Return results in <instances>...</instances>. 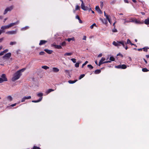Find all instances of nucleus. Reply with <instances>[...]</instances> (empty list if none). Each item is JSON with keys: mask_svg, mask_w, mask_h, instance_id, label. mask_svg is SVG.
<instances>
[{"mask_svg": "<svg viewBox=\"0 0 149 149\" xmlns=\"http://www.w3.org/2000/svg\"><path fill=\"white\" fill-rule=\"evenodd\" d=\"M21 75V74H20L19 73V71H17L14 74L13 76L12 79V81H15L19 79Z\"/></svg>", "mask_w": 149, "mask_h": 149, "instance_id": "nucleus-1", "label": "nucleus"}, {"mask_svg": "<svg viewBox=\"0 0 149 149\" xmlns=\"http://www.w3.org/2000/svg\"><path fill=\"white\" fill-rule=\"evenodd\" d=\"M7 79L6 78V75L5 74H3L0 78V83H1L4 81H7Z\"/></svg>", "mask_w": 149, "mask_h": 149, "instance_id": "nucleus-2", "label": "nucleus"}, {"mask_svg": "<svg viewBox=\"0 0 149 149\" xmlns=\"http://www.w3.org/2000/svg\"><path fill=\"white\" fill-rule=\"evenodd\" d=\"M37 95L39 97H40V98L39 99L37 100H33L32 102H33L36 103L40 102L42 98V96L43 95V93H38L37 94Z\"/></svg>", "mask_w": 149, "mask_h": 149, "instance_id": "nucleus-3", "label": "nucleus"}, {"mask_svg": "<svg viewBox=\"0 0 149 149\" xmlns=\"http://www.w3.org/2000/svg\"><path fill=\"white\" fill-rule=\"evenodd\" d=\"M13 6H11L9 7H7L4 10L3 13V14H6L8 12L10 11L13 10Z\"/></svg>", "mask_w": 149, "mask_h": 149, "instance_id": "nucleus-4", "label": "nucleus"}, {"mask_svg": "<svg viewBox=\"0 0 149 149\" xmlns=\"http://www.w3.org/2000/svg\"><path fill=\"white\" fill-rule=\"evenodd\" d=\"M81 8L84 10H88L90 11L91 10V8H88L87 6H85L84 4L83 5L81 6Z\"/></svg>", "mask_w": 149, "mask_h": 149, "instance_id": "nucleus-5", "label": "nucleus"}, {"mask_svg": "<svg viewBox=\"0 0 149 149\" xmlns=\"http://www.w3.org/2000/svg\"><path fill=\"white\" fill-rule=\"evenodd\" d=\"M127 66L125 64L122 65H119L118 66H115V68H121L123 69H125L127 68Z\"/></svg>", "mask_w": 149, "mask_h": 149, "instance_id": "nucleus-6", "label": "nucleus"}, {"mask_svg": "<svg viewBox=\"0 0 149 149\" xmlns=\"http://www.w3.org/2000/svg\"><path fill=\"white\" fill-rule=\"evenodd\" d=\"M17 30H16L15 31H8L6 32V33L8 35L15 34L17 33Z\"/></svg>", "mask_w": 149, "mask_h": 149, "instance_id": "nucleus-7", "label": "nucleus"}, {"mask_svg": "<svg viewBox=\"0 0 149 149\" xmlns=\"http://www.w3.org/2000/svg\"><path fill=\"white\" fill-rule=\"evenodd\" d=\"M52 47H54L55 48L57 49H61L62 48V47L60 45H56L54 43H53L52 45Z\"/></svg>", "mask_w": 149, "mask_h": 149, "instance_id": "nucleus-8", "label": "nucleus"}, {"mask_svg": "<svg viewBox=\"0 0 149 149\" xmlns=\"http://www.w3.org/2000/svg\"><path fill=\"white\" fill-rule=\"evenodd\" d=\"M19 21H17L16 22H15L11 23L10 24H8V26H9V27L10 28V27H12L15 25L18 24H19Z\"/></svg>", "mask_w": 149, "mask_h": 149, "instance_id": "nucleus-9", "label": "nucleus"}, {"mask_svg": "<svg viewBox=\"0 0 149 149\" xmlns=\"http://www.w3.org/2000/svg\"><path fill=\"white\" fill-rule=\"evenodd\" d=\"M106 59L105 58L102 57L101 60L99 62L98 64L99 66H100L101 65L103 64V62L105 61Z\"/></svg>", "mask_w": 149, "mask_h": 149, "instance_id": "nucleus-10", "label": "nucleus"}, {"mask_svg": "<svg viewBox=\"0 0 149 149\" xmlns=\"http://www.w3.org/2000/svg\"><path fill=\"white\" fill-rule=\"evenodd\" d=\"M131 22H133L137 24L141 23V22L139 20H137L135 18H131Z\"/></svg>", "mask_w": 149, "mask_h": 149, "instance_id": "nucleus-11", "label": "nucleus"}, {"mask_svg": "<svg viewBox=\"0 0 149 149\" xmlns=\"http://www.w3.org/2000/svg\"><path fill=\"white\" fill-rule=\"evenodd\" d=\"M95 9L96 10L97 12L100 14H102V12L100 10L99 6H97L95 7Z\"/></svg>", "mask_w": 149, "mask_h": 149, "instance_id": "nucleus-12", "label": "nucleus"}, {"mask_svg": "<svg viewBox=\"0 0 149 149\" xmlns=\"http://www.w3.org/2000/svg\"><path fill=\"white\" fill-rule=\"evenodd\" d=\"M123 20L124 21L123 24L125 25V24L126 23L131 22L132 21L131 18H129L128 20H127L126 19H123Z\"/></svg>", "mask_w": 149, "mask_h": 149, "instance_id": "nucleus-13", "label": "nucleus"}, {"mask_svg": "<svg viewBox=\"0 0 149 149\" xmlns=\"http://www.w3.org/2000/svg\"><path fill=\"white\" fill-rule=\"evenodd\" d=\"M100 20L104 24H107L108 22L107 19H102L101 18H100Z\"/></svg>", "mask_w": 149, "mask_h": 149, "instance_id": "nucleus-14", "label": "nucleus"}, {"mask_svg": "<svg viewBox=\"0 0 149 149\" xmlns=\"http://www.w3.org/2000/svg\"><path fill=\"white\" fill-rule=\"evenodd\" d=\"M47 42V41L45 40H40L39 44L40 45H42L45 44Z\"/></svg>", "mask_w": 149, "mask_h": 149, "instance_id": "nucleus-15", "label": "nucleus"}, {"mask_svg": "<svg viewBox=\"0 0 149 149\" xmlns=\"http://www.w3.org/2000/svg\"><path fill=\"white\" fill-rule=\"evenodd\" d=\"M11 56V53H8L6 54L3 57V58H9Z\"/></svg>", "mask_w": 149, "mask_h": 149, "instance_id": "nucleus-16", "label": "nucleus"}, {"mask_svg": "<svg viewBox=\"0 0 149 149\" xmlns=\"http://www.w3.org/2000/svg\"><path fill=\"white\" fill-rule=\"evenodd\" d=\"M120 44L119 43V41L118 42H116L115 41H113V44L114 46L117 47L120 46Z\"/></svg>", "mask_w": 149, "mask_h": 149, "instance_id": "nucleus-17", "label": "nucleus"}, {"mask_svg": "<svg viewBox=\"0 0 149 149\" xmlns=\"http://www.w3.org/2000/svg\"><path fill=\"white\" fill-rule=\"evenodd\" d=\"M52 70L54 72H57L59 71V70L57 68H53Z\"/></svg>", "mask_w": 149, "mask_h": 149, "instance_id": "nucleus-18", "label": "nucleus"}, {"mask_svg": "<svg viewBox=\"0 0 149 149\" xmlns=\"http://www.w3.org/2000/svg\"><path fill=\"white\" fill-rule=\"evenodd\" d=\"M9 28L8 25L2 26L1 27V29L2 30H5V29H8Z\"/></svg>", "mask_w": 149, "mask_h": 149, "instance_id": "nucleus-19", "label": "nucleus"}, {"mask_svg": "<svg viewBox=\"0 0 149 149\" xmlns=\"http://www.w3.org/2000/svg\"><path fill=\"white\" fill-rule=\"evenodd\" d=\"M44 51L46 52L48 54H51L53 52V51L52 50H49L47 49H45L44 50Z\"/></svg>", "mask_w": 149, "mask_h": 149, "instance_id": "nucleus-20", "label": "nucleus"}, {"mask_svg": "<svg viewBox=\"0 0 149 149\" xmlns=\"http://www.w3.org/2000/svg\"><path fill=\"white\" fill-rule=\"evenodd\" d=\"M119 43L120 44H121L124 47H125V42L124 41H119Z\"/></svg>", "mask_w": 149, "mask_h": 149, "instance_id": "nucleus-21", "label": "nucleus"}, {"mask_svg": "<svg viewBox=\"0 0 149 149\" xmlns=\"http://www.w3.org/2000/svg\"><path fill=\"white\" fill-rule=\"evenodd\" d=\"M29 28V27L28 26H26L24 27H23L21 29V30L22 31H24L27 29H28Z\"/></svg>", "mask_w": 149, "mask_h": 149, "instance_id": "nucleus-22", "label": "nucleus"}, {"mask_svg": "<svg viewBox=\"0 0 149 149\" xmlns=\"http://www.w3.org/2000/svg\"><path fill=\"white\" fill-rule=\"evenodd\" d=\"M101 70H95L94 72V73L95 74H98L100 73L101 72Z\"/></svg>", "mask_w": 149, "mask_h": 149, "instance_id": "nucleus-23", "label": "nucleus"}, {"mask_svg": "<svg viewBox=\"0 0 149 149\" xmlns=\"http://www.w3.org/2000/svg\"><path fill=\"white\" fill-rule=\"evenodd\" d=\"M72 53L71 52H70V53H66L65 54H64V56H70L72 54Z\"/></svg>", "mask_w": 149, "mask_h": 149, "instance_id": "nucleus-24", "label": "nucleus"}, {"mask_svg": "<svg viewBox=\"0 0 149 149\" xmlns=\"http://www.w3.org/2000/svg\"><path fill=\"white\" fill-rule=\"evenodd\" d=\"M54 91V90H53V89H49L47 91L46 93L47 94H48L49 93H50V92L53 91Z\"/></svg>", "mask_w": 149, "mask_h": 149, "instance_id": "nucleus-25", "label": "nucleus"}, {"mask_svg": "<svg viewBox=\"0 0 149 149\" xmlns=\"http://www.w3.org/2000/svg\"><path fill=\"white\" fill-rule=\"evenodd\" d=\"M17 44V42L16 41L12 42L11 41L10 43V45H15Z\"/></svg>", "mask_w": 149, "mask_h": 149, "instance_id": "nucleus-26", "label": "nucleus"}, {"mask_svg": "<svg viewBox=\"0 0 149 149\" xmlns=\"http://www.w3.org/2000/svg\"><path fill=\"white\" fill-rule=\"evenodd\" d=\"M66 40H67L68 42H70L71 40H74V38H68L67 39H66Z\"/></svg>", "mask_w": 149, "mask_h": 149, "instance_id": "nucleus-27", "label": "nucleus"}, {"mask_svg": "<svg viewBox=\"0 0 149 149\" xmlns=\"http://www.w3.org/2000/svg\"><path fill=\"white\" fill-rule=\"evenodd\" d=\"M144 23L146 24H149V19H145L144 21Z\"/></svg>", "mask_w": 149, "mask_h": 149, "instance_id": "nucleus-28", "label": "nucleus"}, {"mask_svg": "<svg viewBox=\"0 0 149 149\" xmlns=\"http://www.w3.org/2000/svg\"><path fill=\"white\" fill-rule=\"evenodd\" d=\"M77 81V80H75L74 81L69 80L68 81V82L70 84H73V83H75Z\"/></svg>", "mask_w": 149, "mask_h": 149, "instance_id": "nucleus-29", "label": "nucleus"}, {"mask_svg": "<svg viewBox=\"0 0 149 149\" xmlns=\"http://www.w3.org/2000/svg\"><path fill=\"white\" fill-rule=\"evenodd\" d=\"M7 99L8 100H9L10 101H11L13 100L12 97L10 96H8L7 97Z\"/></svg>", "mask_w": 149, "mask_h": 149, "instance_id": "nucleus-30", "label": "nucleus"}, {"mask_svg": "<svg viewBox=\"0 0 149 149\" xmlns=\"http://www.w3.org/2000/svg\"><path fill=\"white\" fill-rule=\"evenodd\" d=\"M25 70V68H23L22 69H21L18 71H19V73L20 74H21V72H24Z\"/></svg>", "mask_w": 149, "mask_h": 149, "instance_id": "nucleus-31", "label": "nucleus"}, {"mask_svg": "<svg viewBox=\"0 0 149 149\" xmlns=\"http://www.w3.org/2000/svg\"><path fill=\"white\" fill-rule=\"evenodd\" d=\"M42 68L45 70H47L49 68L46 65L42 66Z\"/></svg>", "mask_w": 149, "mask_h": 149, "instance_id": "nucleus-32", "label": "nucleus"}, {"mask_svg": "<svg viewBox=\"0 0 149 149\" xmlns=\"http://www.w3.org/2000/svg\"><path fill=\"white\" fill-rule=\"evenodd\" d=\"M65 72L68 75H70V71L69 70H65Z\"/></svg>", "mask_w": 149, "mask_h": 149, "instance_id": "nucleus-33", "label": "nucleus"}, {"mask_svg": "<svg viewBox=\"0 0 149 149\" xmlns=\"http://www.w3.org/2000/svg\"><path fill=\"white\" fill-rule=\"evenodd\" d=\"M142 70L143 72H147L149 70L146 68H143L142 69Z\"/></svg>", "mask_w": 149, "mask_h": 149, "instance_id": "nucleus-34", "label": "nucleus"}, {"mask_svg": "<svg viewBox=\"0 0 149 149\" xmlns=\"http://www.w3.org/2000/svg\"><path fill=\"white\" fill-rule=\"evenodd\" d=\"M148 48L147 47H145L142 48V49H143V51L145 52H147L148 51Z\"/></svg>", "mask_w": 149, "mask_h": 149, "instance_id": "nucleus-35", "label": "nucleus"}, {"mask_svg": "<svg viewBox=\"0 0 149 149\" xmlns=\"http://www.w3.org/2000/svg\"><path fill=\"white\" fill-rule=\"evenodd\" d=\"M96 26V24L95 23H94L92 25H91V26H90V27L91 29H93L94 26Z\"/></svg>", "mask_w": 149, "mask_h": 149, "instance_id": "nucleus-36", "label": "nucleus"}, {"mask_svg": "<svg viewBox=\"0 0 149 149\" xmlns=\"http://www.w3.org/2000/svg\"><path fill=\"white\" fill-rule=\"evenodd\" d=\"M112 31L113 32H117V30L115 28V27H114L113 29H112Z\"/></svg>", "mask_w": 149, "mask_h": 149, "instance_id": "nucleus-37", "label": "nucleus"}, {"mask_svg": "<svg viewBox=\"0 0 149 149\" xmlns=\"http://www.w3.org/2000/svg\"><path fill=\"white\" fill-rule=\"evenodd\" d=\"M60 45L62 46H64L66 45V42H65L64 41L60 44Z\"/></svg>", "mask_w": 149, "mask_h": 149, "instance_id": "nucleus-38", "label": "nucleus"}, {"mask_svg": "<svg viewBox=\"0 0 149 149\" xmlns=\"http://www.w3.org/2000/svg\"><path fill=\"white\" fill-rule=\"evenodd\" d=\"M110 60L111 61H114L115 60V58L111 56L110 57Z\"/></svg>", "mask_w": 149, "mask_h": 149, "instance_id": "nucleus-39", "label": "nucleus"}, {"mask_svg": "<svg viewBox=\"0 0 149 149\" xmlns=\"http://www.w3.org/2000/svg\"><path fill=\"white\" fill-rule=\"evenodd\" d=\"M8 51V49H6L3 52H2V54H4L6 53V52H7Z\"/></svg>", "mask_w": 149, "mask_h": 149, "instance_id": "nucleus-40", "label": "nucleus"}, {"mask_svg": "<svg viewBox=\"0 0 149 149\" xmlns=\"http://www.w3.org/2000/svg\"><path fill=\"white\" fill-rule=\"evenodd\" d=\"M131 42L130 41V40L129 39H128L127 40V42L125 43V44L126 45V44H130L131 43Z\"/></svg>", "mask_w": 149, "mask_h": 149, "instance_id": "nucleus-41", "label": "nucleus"}, {"mask_svg": "<svg viewBox=\"0 0 149 149\" xmlns=\"http://www.w3.org/2000/svg\"><path fill=\"white\" fill-rule=\"evenodd\" d=\"M84 76H85L84 74H82L79 77V79H81V78H83Z\"/></svg>", "mask_w": 149, "mask_h": 149, "instance_id": "nucleus-42", "label": "nucleus"}, {"mask_svg": "<svg viewBox=\"0 0 149 149\" xmlns=\"http://www.w3.org/2000/svg\"><path fill=\"white\" fill-rule=\"evenodd\" d=\"M87 66L90 69H92L93 68V67L91 65H88Z\"/></svg>", "mask_w": 149, "mask_h": 149, "instance_id": "nucleus-43", "label": "nucleus"}, {"mask_svg": "<svg viewBox=\"0 0 149 149\" xmlns=\"http://www.w3.org/2000/svg\"><path fill=\"white\" fill-rule=\"evenodd\" d=\"M100 6L101 8H102L103 6V2L102 1L100 2Z\"/></svg>", "mask_w": 149, "mask_h": 149, "instance_id": "nucleus-44", "label": "nucleus"}, {"mask_svg": "<svg viewBox=\"0 0 149 149\" xmlns=\"http://www.w3.org/2000/svg\"><path fill=\"white\" fill-rule=\"evenodd\" d=\"M80 63H76L75 64V66L76 67H78L79 66V64Z\"/></svg>", "mask_w": 149, "mask_h": 149, "instance_id": "nucleus-45", "label": "nucleus"}, {"mask_svg": "<svg viewBox=\"0 0 149 149\" xmlns=\"http://www.w3.org/2000/svg\"><path fill=\"white\" fill-rule=\"evenodd\" d=\"M24 97L26 100L29 99L31 98V97L30 96L27 97L25 96Z\"/></svg>", "mask_w": 149, "mask_h": 149, "instance_id": "nucleus-46", "label": "nucleus"}, {"mask_svg": "<svg viewBox=\"0 0 149 149\" xmlns=\"http://www.w3.org/2000/svg\"><path fill=\"white\" fill-rule=\"evenodd\" d=\"M45 54V53L44 52H41L39 53V55H43Z\"/></svg>", "mask_w": 149, "mask_h": 149, "instance_id": "nucleus-47", "label": "nucleus"}, {"mask_svg": "<svg viewBox=\"0 0 149 149\" xmlns=\"http://www.w3.org/2000/svg\"><path fill=\"white\" fill-rule=\"evenodd\" d=\"M88 63V61H86L83 64L82 66L81 67L82 68H83L84 66L86 65L87 63Z\"/></svg>", "mask_w": 149, "mask_h": 149, "instance_id": "nucleus-48", "label": "nucleus"}, {"mask_svg": "<svg viewBox=\"0 0 149 149\" xmlns=\"http://www.w3.org/2000/svg\"><path fill=\"white\" fill-rule=\"evenodd\" d=\"M71 60L74 63H75L76 62V60L75 58H72L71 59Z\"/></svg>", "mask_w": 149, "mask_h": 149, "instance_id": "nucleus-49", "label": "nucleus"}, {"mask_svg": "<svg viewBox=\"0 0 149 149\" xmlns=\"http://www.w3.org/2000/svg\"><path fill=\"white\" fill-rule=\"evenodd\" d=\"M33 149H40V148H39L38 147L36 146H34L33 147Z\"/></svg>", "mask_w": 149, "mask_h": 149, "instance_id": "nucleus-50", "label": "nucleus"}, {"mask_svg": "<svg viewBox=\"0 0 149 149\" xmlns=\"http://www.w3.org/2000/svg\"><path fill=\"white\" fill-rule=\"evenodd\" d=\"M79 8V7L78 5H76V6L75 10H78Z\"/></svg>", "mask_w": 149, "mask_h": 149, "instance_id": "nucleus-51", "label": "nucleus"}, {"mask_svg": "<svg viewBox=\"0 0 149 149\" xmlns=\"http://www.w3.org/2000/svg\"><path fill=\"white\" fill-rule=\"evenodd\" d=\"M111 62V61H104L103 62V64L104 63H110Z\"/></svg>", "mask_w": 149, "mask_h": 149, "instance_id": "nucleus-52", "label": "nucleus"}, {"mask_svg": "<svg viewBox=\"0 0 149 149\" xmlns=\"http://www.w3.org/2000/svg\"><path fill=\"white\" fill-rule=\"evenodd\" d=\"M26 100L24 97L22 98L21 100V102H24L25 101V100Z\"/></svg>", "mask_w": 149, "mask_h": 149, "instance_id": "nucleus-53", "label": "nucleus"}, {"mask_svg": "<svg viewBox=\"0 0 149 149\" xmlns=\"http://www.w3.org/2000/svg\"><path fill=\"white\" fill-rule=\"evenodd\" d=\"M102 56V54H99V55L97 56V57L99 58L101 57Z\"/></svg>", "mask_w": 149, "mask_h": 149, "instance_id": "nucleus-54", "label": "nucleus"}, {"mask_svg": "<svg viewBox=\"0 0 149 149\" xmlns=\"http://www.w3.org/2000/svg\"><path fill=\"white\" fill-rule=\"evenodd\" d=\"M86 36H83V38L82 39L83 40H86Z\"/></svg>", "mask_w": 149, "mask_h": 149, "instance_id": "nucleus-55", "label": "nucleus"}, {"mask_svg": "<svg viewBox=\"0 0 149 149\" xmlns=\"http://www.w3.org/2000/svg\"><path fill=\"white\" fill-rule=\"evenodd\" d=\"M105 16L107 19L108 20V19H110L109 18V16L108 15H107Z\"/></svg>", "mask_w": 149, "mask_h": 149, "instance_id": "nucleus-56", "label": "nucleus"}, {"mask_svg": "<svg viewBox=\"0 0 149 149\" xmlns=\"http://www.w3.org/2000/svg\"><path fill=\"white\" fill-rule=\"evenodd\" d=\"M82 2V3L81 4V6H82V5H83L84 4V3H83V1L82 0H80Z\"/></svg>", "mask_w": 149, "mask_h": 149, "instance_id": "nucleus-57", "label": "nucleus"}, {"mask_svg": "<svg viewBox=\"0 0 149 149\" xmlns=\"http://www.w3.org/2000/svg\"><path fill=\"white\" fill-rule=\"evenodd\" d=\"M17 104V103H15V104H12V105H11V106L12 107H14Z\"/></svg>", "mask_w": 149, "mask_h": 149, "instance_id": "nucleus-58", "label": "nucleus"}, {"mask_svg": "<svg viewBox=\"0 0 149 149\" xmlns=\"http://www.w3.org/2000/svg\"><path fill=\"white\" fill-rule=\"evenodd\" d=\"M116 23V21H115L113 24V26H114V27H116V26H115V24Z\"/></svg>", "mask_w": 149, "mask_h": 149, "instance_id": "nucleus-59", "label": "nucleus"}, {"mask_svg": "<svg viewBox=\"0 0 149 149\" xmlns=\"http://www.w3.org/2000/svg\"><path fill=\"white\" fill-rule=\"evenodd\" d=\"M117 56H121L122 57H123V55L122 54H121L120 53H119L117 54Z\"/></svg>", "mask_w": 149, "mask_h": 149, "instance_id": "nucleus-60", "label": "nucleus"}, {"mask_svg": "<svg viewBox=\"0 0 149 149\" xmlns=\"http://www.w3.org/2000/svg\"><path fill=\"white\" fill-rule=\"evenodd\" d=\"M76 18L77 19H78V20L80 19L79 17V16L78 15H77L76 16Z\"/></svg>", "mask_w": 149, "mask_h": 149, "instance_id": "nucleus-61", "label": "nucleus"}, {"mask_svg": "<svg viewBox=\"0 0 149 149\" xmlns=\"http://www.w3.org/2000/svg\"><path fill=\"white\" fill-rule=\"evenodd\" d=\"M3 38H0V42H1L3 40Z\"/></svg>", "mask_w": 149, "mask_h": 149, "instance_id": "nucleus-62", "label": "nucleus"}, {"mask_svg": "<svg viewBox=\"0 0 149 149\" xmlns=\"http://www.w3.org/2000/svg\"><path fill=\"white\" fill-rule=\"evenodd\" d=\"M143 60L144 61L146 64L148 63L147 61L145 60V58H143Z\"/></svg>", "mask_w": 149, "mask_h": 149, "instance_id": "nucleus-63", "label": "nucleus"}, {"mask_svg": "<svg viewBox=\"0 0 149 149\" xmlns=\"http://www.w3.org/2000/svg\"><path fill=\"white\" fill-rule=\"evenodd\" d=\"M79 23H82V21L80 19H79Z\"/></svg>", "mask_w": 149, "mask_h": 149, "instance_id": "nucleus-64", "label": "nucleus"}]
</instances>
